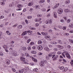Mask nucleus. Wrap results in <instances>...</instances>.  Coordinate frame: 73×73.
<instances>
[{
    "label": "nucleus",
    "mask_w": 73,
    "mask_h": 73,
    "mask_svg": "<svg viewBox=\"0 0 73 73\" xmlns=\"http://www.w3.org/2000/svg\"><path fill=\"white\" fill-rule=\"evenodd\" d=\"M23 33L24 34H25V35H26L27 33V31H25L23 32Z\"/></svg>",
    "instance_id": "61"
},
{
    "label": "nucleus",
    "mask_w": 73,
    "mask_h": 73,
    "mask_svg": "<svg viewBox=\"0 0 73 73\" xmlns=\"http://www.w3.org/2000/svg\"><path fill=\"white\" fill-rule=\"evenodd\" d=\"M38 44H41L42 43V41L41 40H39L38 41Z\"/></svg>",
    "instance_id": "20"
},
{
    "label": "nucleus",
    "mask_w": 73,
    "mask_h": 73,
    "mask_svg": "<svg viewBox=\"0 0 73 73\" xmlns=\"http://www.w3.org/2000/svg\"><path fill=\"white\" fill-rule=\"evenodd\" d=\"M40 65L41 66H44V62L42 61L40 62Z\"/></svg>",
    "instance_id": "4"
},
{
    "label": "nucleus",
    "mask_w": 73,
    "mask_h": 73,
    "mask_svg": "<svg viewBox=\"0 0 73 73\" xmlns=\"http://www.w3.org/2000/svg\"><path fill=\"white\" fill-rule=\"evenodd\" d=\"M65 54L66 56L68 58H70V55L68 53V52H67V53H66Z\"/></svg>",
    "instance_id": "3"
},
{
    "label": "nucleus",
    "mask_w": 73,
    "mask_h": 73,
    "mask_svg": "<svg viewBox=\"0 0 73 73\" xmlns=\"http://www.w3.org/2000/svg\"><path fill=\"white\" fill-rule=\"evenodd\" d=\"M17 7H18V8H21V7H23V5L21 4H19L17 5Z\"/></svg>",
    "instance_id": "14"
},
{
    "label": "nucleus",
    "mask_w": 73,
    "mask_h": 73,
    "mask_svg": "<svg viewBox=\"0 0 73 73\" xmlns=\"http://www.w3.org/2000/svg\"><path fill=\"white\" fill-rule=\"evenodd\" d=\"M48 56L50 57H52V54H49L48 55Z\"/></svg>",
    "instance_id": "34"
},
{
    "label": "nucleus",
    "mask_w": 73,
    "mask_h": 73,
    "mask_svg": "<svg viewBox=\"0 0 73 73\" xmlns=\"http://www.w3.org/2000/svg\"><path fill=\"white\" fill-rule=\"evenodd\" d=\"M31 30H36V29L35 27H32L31 29Z\"/></svg>",
    "instance_id": "37"
},
{
    "label": "nucleus",
    "mask_w": 73,
    "mask_h": 73,
    "mask_svg": "<svg viewBox=\"0 0 73 73\" xmlns=\"http://www.w3.org/2000/svg\"><path fill=\"white\" fill-rule=\"evenodd\" d=\"M62 55L64 57H65V54H64V53H62Z\"/></svg>",
    "instance_id": "46"
},
{
    "label": "nucleus",
    "mask_w": 73,
    "mask_h": 73,
    "mask_svg": "<svg viewBox=\"0 0 73 73\" xmlns=\"http://www.w3.org/2000/svg\"><path fill=\"white\" fill-rule=\"evenodd\" d=\"M63 61H64V62H66V60H65L64 59H63Z\"/></svg>",
    "instance_id": "55"
},
{
    "label": "nucleus",
    "mask_w": 73,
    "mask_h": 73,
    "mask_svg": "<svg viewBox=\"0 0 73 73\" xmlns=\"http://www.w3.org/2000/svg\"><path fill=\"white\" fill-rule=\"evenodd\" d=\"M32 60L33 61H34V62H37V59L35 58H33Z\"/></svg>",
    "instance_id": "11"
},
{
    "label": "nucleus",
    "mask_w": 73,
    "mask_h": 73,
    "mask_svg": "<svg viewBox=\"0 0 73 73\" xmlns=\"http://www.w3.org/2000/svg\"><path fill=\"white\" fill-rule=\"evenodd\" d=\"M25 21L26 23H27V24H28V20H25Z\"/></svg>",
    "instance_id": "45"
},
{
    "label": "nucleus",
    "mask_w": 73,
    "mask_h": 73,
    "mask_svg": "<svg viewBox=\"0 0 73 73\" xmlns=\"http://www.w3.org/2000/svg\"><path fill=\"white\" fill-rule=\"evenodd\" d=\"M67 22L68 23H69L70 22V19H68L67 20Z\"/></svg>",
    "instance_id": "25"
},
{
    "label": "nucleus",
    "mask_w": 73,
    "mask_h": 73,
    "mask_svg": "<svg viewBox=\"0 0 73 73\" xmlns=\"http://www.w3.org/2000/svg\"><path fill=\"white\" fill-rule=\"evenodd\" d=\"M53 44H57V42H54Z\"/></svg>",
    "instance_id": "56"
},
{
    "label": "nucleus",
    "mask_w": 73,
    "mask_h": 73,
    "mask_svg": "<svg viewBox=\"0 0 73 73\" xmlns=\"http://www.w3.org/2000/svg\"><path fill=\"white\" fill-rule=\"evenodd\" d=\"M35 25L36 27H37L38 26V24L37 23H36Z\"/></svg>",
    "instance_id": "64"
},
{
    "label": "nucleus",
    "mask_w": 73,
    "mask_h": 73,
    "mask_svg": "<svg viewBox=\"0 0 73 73\" xmlns=\"http://www.w3.org/2000/svg\"><path fill=\"white\" fill-rule=\"evenodd\" d=\"M12 70L13 72H16V70L14 68H12Z\"/></svg>",
    "instance_id": "47"
},
{
    "label": "nucleus",
    "mask_w": 73,
    "mask_h": 73,
    "mask_svg": "<svg viewBox=\"0 0 73 73\" xmlns=\"http://www.w3.org/2000/svg\"><path fill=\"white\" fill-rule=\"evenodd\" d=\"M1 4L2 5H4L5 4V3L4 2H1Z\"/></svg>",
    "instance_id": "27"
},
{
    "label": "nucleus",
    "mask_w": 73,
    "mask_h": 73,
    "mask_svg": "<svg viewBox=\"0 0 73 73\" xmlns=\"http://www.w3.org/2000/svg\"><path fill=\"white\" fill-rule=\"evenodd\" d=\"M38 50H41L42 49V48H43L41 46H39L38 47Z\"/></svg>",
    "instance_id": "2"
},
{
    "label": "nucleus",
    "mask_w": 73,
    "mask_h": 73,
    "mask_svg": "<svg viewBox=\"0 0 73 73\" xmlns=\"http://www.w3.org/2000/svg\"><path fill=\"white\" fill-rule=\"evenodd\" d=\"M64 68V67L63 66H61L60 67V69H61V70H62Z\"/></svg>",
    "instance_id": "33"
},
{
    "label": "nucleus",
    "mask_w": 73,
    "mask_h": 73,
    "mask_svg": "<svg viewBox=\"0 0 73 73\" xmlns=\"http://www.w3.org/2000/svg\"><path fill=\"white\" fill-rule=\"evenodd\" d=\"M13 56H17V53H16V52L13 51Z\"/></svg>",
    "instance_id": "6"
},
{
    "label": "nucleus",
    "mask_w": 73,
    "mask_h": 73,
    "mask_svg": "<svg viewBox=\"0 0 73 73\" xmlns=\"http://www.w3.org/2000/svg\"><path fill=\"white\" fill-rule=\"evenodd\" d=\"M30 64L31 65H34L35 64H34V63H33V62L30 63Z\"/></svg>",
    "instance_id": "40"
},
{
    "label": "nucleus",
    "mask_w": 73,
    "mask_h": 73,
    "mask_svg": "<svg viewBox=\"0 0 73 73\" xmlns=\"http://www.w3.org/2000/svg\"><path fill=\"white\" fill-rule=\"evenodd\" d=\"M57 46L59 48H60V49H63L64 48L62 46L59 45H57Z\"/></svg>",
    "instance_id": "8"
},
{
    "label": "nucleus",
    "mask_w": 73,
    "mask_h": 73,
    "mask_svg": "<svg viewBox=\"0 0 73 73\" xmlns=\"http://www.w3.org/2000/svg\"><path fill=\"white\" fill-rule=\"evenodd\" d=\"M19 27H20V28H21V29L22 28H23V26L21 25H19Z\"/></svg>",
    "instance_id": "54"
},
{
    "label": "nucleus",
    "mask_w": 73,
    "mask_h": 73,
    "mask_svg": "<svg viewBox=\"0 0 73 73\" xmlns=\"http://www.w3.org/2000/svg\"><path fill=\"white\" fill-rule=\"evenodd\" d=\"M60 21H61V23H64V20L62 19H61L60 20Z\"/></svg>",
    "instance_id": "31"
},
{
    "label": "nucleus",
    "mask_w": 73,
    "mask_h": 73,
    "mask_svg": "<svg viewBox=\"0 0 73 73\" xmlns=\"http://www.w3.org/2000/svg\"><path fill=\"white\" fill-rule=\"evenodd\" d=\"M0 55L1 56H3V54L2 53H0Z\"/></svg>",
    "instance_id": "63"
},
{
    "label": "nucleus",
    "mask_w": 73,
    "mask_h": 73,
    "mask_svg": "<svg viewBox=\"0 0 73 73\" xmlns=\"http://www.w3.org/2000/svg\"><path fill=\"white\" fill-rule=\"evenodd\" d=\"M52 31L51 29H50L49 31V32H52Z\"/></svg>",
    "instance_id": "62"
},
{
    "label": "nucleus",
    "mask_w": 73,
    "mask_h": 73,
    "mask_svg": "<svg viewBox=\"0 0 73 73\" xmlns=\"http://www.w3.org/2000/svg\"><path fill=\"white\" fill-rule=\"evenodd\" d=\"M6 63L7 65H9L10 64V60H7L6 61Z\"/></svg>",
    "instance_id": "7"
},
{
    "label": "nucleus",
    "mask_w": 73,
    "mask_h": 73,
    "mask_svg": "<svg viewBox=\"0 0 73 73\" xmlns=\"http://www.w3.org/2000/svg\"><path fill=\"white\" fill-rule=\"evenodd\" d=\"M67 48H68V49H70V45H68L67 46Z\"/></svg>",
    "instance_id": "52"
},
{
    "label": "nucleus",
    "mask_w": 73,
    "mask_h": 73,
    "mask_svg": "<svg viewBox=\"0 0 73 73\" xmlns=\"http://www.w3.org/2000/svg\"><path fill=\"white\" fill-rule=\"evenodd\" d=\"M49 22L50 24H52V19H50Z\"/></svg>",
    "instance_id": "53"
},
{
    "label": "nucleus",
    "mask_w": 73,
    "mask_h": 73,
    "mask_svg": "<svg viewBox=\"0 0 73 73\" xmlns=\"http://www.w3.org/2000/svg\"><path fill=\"white\" fill-rule=\"evenodd\" d=\"M19 73H23V70H19Z\"/></svg>",
    "instance_id": "32"
},
{
    "label": "nucleus",
    "mask_w": 73,
    "mask_h": 73,
    "mask_svg": "<svg viewBox=\"0 0 73 73\" xmlns=\"http://www.w3.org/2000/svg\"><path fill=\"white\" fill-rule=\"evenodd\" d=\"M49 56H46V59L47 60H48L49 59Z\"/></svg>",
    "instance_id": "35"
},
{
    "label": "nucleus",
    "mask_w": 73,
    "mask_h": 73,
    "mask_svg": "<svg viewBox=\"0 0 73 73\" xmlns=\"http://www.w3.org/2000/svg\"><path fill=\"white\" fill-rule=\"evenodd\" d=\"M69 28H70L71 27V28H73V23H71L70 24V26H69Z\"/></svg>",
    "instance_id": "12"
},
{
    "label": "nucleus",
    "mask_w": 73,
    "mask_h": 73,
    "mask_svg": "<svg viewBox=\"0 0 73 73\" xmlns=\"http://www.w3.org/2000/svg\"><path fill=\"white\" fill-rule=\"evenodd\" d=\"M31 41V40L30 39H28L27 40V44H29V42H30Z\"/></svg>",
    "instance_id": "18"
},
{
    "label": "nucleus",
    "mask_w": 73,
    "mask_h": 73,
    "mask_svg": "<svg viewBox=\"0 0 73 73\" xmlns=\"http://www.w3.org/2000/svg\"><path fill=\"white\" fill-rule=\"evenodd\" d=\"M28 49L29 50H30L31 49V47L30 46H29L28 47Z\"/></svg>",
    "instance_id": "30"
},
{
    "label": "nucleus",
    "mask_w": 73,
    "mask_h": 73,
    "mask_svg": "<svg viewBox=\"0 0 73 73\" xmlns=\"http://www.w3.org/2000/svg\"><path fill=\"white\" fill-rule=\"evenodd\" d=\"M53 15L55 18H56V19L57 18V13H56V12H54Z\"/></svg>",
    "instance_id": "5"
},
{
    "label": "nucleus",
    "mask_w": 73,
    "mask_h": 73,
    "mask_svg": "<svg viewBox=\"0 0 73 73\" xmlns=\"http://www.w3.org/2000/svg\"><path fill=\"white\" fill-rule=\"evenodd\" d=\"M69 42H71V43H72L73 44V40L71 39H69Z\"/></svg>",
    "instance_id": "19"
},
{
    "label": "nucleus",
    "mask_w": 73,
    "mask_h": 73,
    "mask_svg": "<svg viewBox=\"0 0 73 73\" xmlns=\"http://www.w3.org/2000/svg\"><path fill=\"white\" fill-rule=\"evenodd\" d=\"M36 72H38V70L37 68H35Z\"/></svg>",
    "instance_id": "42"
},
{
    "label": "nucleus",
    "mask_w": 73,
    "mask_h": 73,
    "mask_svg": "<svg viewBox=\"0 0 73 73\" xmlns=\"http://www.w3.org/2000/svg\"><path fill=\"white\" fill-rule=\"evenodd\" d=\"M22 70L23 72H26V69L25 68H23Z\"/></svg>",
    "instance_id": "22"
},
{
    "label": "nucleus",
    "mask_w": 73,
    "mask_h": 73,
    "mask_svg": "<svg viewBox=\"0 0 73 73\" xmlns=\"http://www.w3.org/2000/svg\"><path fill=\"white\" fill-rule=\"evenodd\" d=\"M32 4L31 3H29L28 4V6H32Z\"/></svg>",
    "instance_id": "29"
},
{
    "label": "nucleus",
    "mask_w": 73,
    "mask_h": 73,
    "mask_svg": "<svg viewBox=\"0 0 73 73\" xmlns=\"http://www.w3.org/2000/svg\"><path fill=\"white\" fill-rule=\"evenodd\" d=\"M28 19H31L32 18V17L31 16H29L27 17Z\"/></svg>",
    "instance_id": "21"
},
{
    "label": "nucleus",
    "mask_w": 73,
    "mask_h": 73,
    "mask_svg": "<svg viewBox=\"0 0 73 73\" xmlns=\"http://www.w3.org/2000/svg\"><path fill=\"white\" fill-rule=\"evenodd\" d=\"M58 42L60 44H62V42L61 40H58Z\"/></svg>",
    "instance_id": "36"
},
{
    "label": "nucleus",
    "mask_w": 73,
    "mask_h": 73,
    "mask_svg": "<svg viewBox=\"0 0 73 73\" xmlns=\"http://www.w3.org/2000/svg\"><path fill=\"white\" fill-rule=\"evenodd\" d=\"M17 26V24H15L13 26V27L15 28V27H16Z\"/></svg>",
    "instance_id": "44"
},
{
    "label": "nucleus",
    "mask_w": 73,
    "mask_h": 73,
    "mask_svg": "<svg viewBox=\"0 0 73 73\" xmlns=\"http://www.w3.org/2000/svg\"><path fill=\"white\" fill-rule=\"evenodd\" d=\"M68 68H64V71H65V72H66L67 70H68Z\"/></svg>",
    "instance_id": "28"
},
{
    "label": "nucleus",
    "mask_w": 73,
    "mask_h": 73,
    "mask_svg": "<svg viewBox=\"0 0 73 73\" xmlns=\"http://www.w3.org/2000/svg\"><path fill=\"white\" fill-rule=\"evenodd\" d=\"M33 8H31L30 10L29 11H30V12H32V11H33Z\"/></svg>",
    "instance_id": "51"
},
{
    "label": "nucleus",
    "mask_w": 73,
    "mask_h": 73,
    "mask_svg": "<svg viewBox=\"0 0 73 73\" xmlns=\"http://www.w3.org/2000/svg\"><path fill=\"white\" fill-rule=\"evenodd\" d=\"M21 59L22 60V61H23L24 62H25V60H25V58L24 57H21Z\"/></svg>",
    "instance_id": "9"
},
{
    "label": "nucleus",
    "mask_w": 73,
    "mask_h": 73,
    "mask_svg": "<svg viewBox=\"0 0 73 73\" xmlns=\"http://www.w3.org/2000/svg\"><path fill=\"white\" fill-rule=\"evenodd\" d=\"M25 40H27L28 39V37L27 36H25Z\"/></svg>",
    "instance_id": "60"
},
{
    "label": "nucleus",
    "mask_w": 73,
    "mask_h": 73,
    "mask_svg": "<svg viewBox=\"0 0 73 73\" xmlns=\"http://www.w3.org/2000/svg\"><path fill=\"white\" fill-rule=\"evenodd\" d=\"M64 12L66 13L68 12H69V10H68V9H65L64 10Z\"/></svg>",
    "instance_id": "24"
},
{
    "label": "nucleus",
    "mask_w": 73,
    "mask_h": 73,
    "mask_svg": "<svg viewBox=\"0 0 73 73\" xmlns=\"http://www.w3.org/2000/svg\"><path fill=\"white\" fill-rule=\"evenodd\" d=\"M21 8H19L17 9V11H21Z\"/></svg>",
    "instance_id": "43"
},
{
    "label": "nucleus",
    "mask_w": 73,
    "mask_h": 73,
    "mask_svg": "<svg viewBox=\"0 0 73 73\" xmlns=\"http://www.w3.org/2000/svg\"><path fill=\"white\" fill-rule=\"evenodd\" d=\"M64 35H65L66 36H68L69 35V33H66L65 34H64Z\"/></svg>",
    "instance_id": "50"
},
{
    "label": "nucleus",
    "mask_w": 73,
    "mask_h": 73,
    "mask_svg": "<svg viewBox=\"0 0 73 73\" xmlns=\"http://www.w3.org/2000/svg\"><path fill=\"white\" fill-rule=\"evenodd\" d=\"M46 38H50V36H46L45 37Z\"/></svg>",
    "instance_id": "23"
},
{
    "label": "nucleus",
    "mask_w": 73,
    "mask_h": 73,
    "mask_svg": "<svg viewBox=\"0 0 73 73\" xmlns=\"http://www.w3.org/2000/svg\"><path fill=\"white\" fill-rule=\"evenodd\" d=\"M58 55H56V56H55L54 57V58L53 60H54V61H55V60H57L56 58H58Z\"/></svg>",
    "instance_id": "10"
},
{
    "label": "nucleus",
    "mask_w": 73,
    "mask_h": 73,
    "mask_svg": "<svg viewBox=\"0 0 73 73\" xmlns=\"http://www.w3.org/2000/svg\"><path fill=\"white\" fill-rule=\"evenodd\" d=\"M41 34L42 35H44V36H45V33H44V32H42V33H41Z\"/></svg>",
    "instance_id": "38"
},
{
    "label": "nucleus",
    "mask_w": 73,
    "mask_h": 73,
    "mask_svg": "<svg viewBox=\"0 0 73 73\" xmlns=\"http://www.w3.org/2000/svg\"><path fill=\"white\" fill-rule=\"evenodd\" d=\"M32 48L33 49H36V47L34 46L32 47Z\"/></svg>",
    "instance_id": "48"
},
{
    "label": "nucleus",
    "mask_w": 73,
    "mask_h": 73,
    "mask_svg": "<svg viewBox=\"0 0 73 73\" xmlns=\"http://www.w3.org/2000/svg\"><path fill=\"white\" fill-rule=\"evenodd\" d=\"M34 44H35V43L32 42H31L30 43V45H34Z\"/></svg>",
    "instance_id": "26"
},
{
    "label": "nucleus",
    "mask_w": 73,
    "mask_h": 73,
    "mask_svg": "<svg viewBox=\"0 0 73 73\" xmlns=\"http://www.w3.org/2000/svg\"><path fill=\"white\" fill-rule=\"evenodd\" d=\"M4 16L2 15L0 17V18L1 19H3V18H4Z\"/></svg>",
    "instance_id": "39"
},
{
    "label": "nucleus",
    "mask_w": 73,
    "mask_h": 73,
    "mask_svg": "<svg viewBox=\"0 0 73 73\" xmlns=\"http://www.w3.org/2000/svg\"><path fill=\"white\" fill-rule=\"evenodd\" d=\"M3 48L5 49H6L7 48H8V47H7V45H4L3 46Z\"/></svg>",
    "instance_id": "16"
},
{
    "label": "nucleus",
    "mask_w": 73,
    "mask_h": 73,
    "mask_svg": "<svg viewBox=\"0 0 73 73\" xmlns=\"http://www.w3.org/2000/svg\"><path fill=\"white\" fill-rule=\"evenodd\" d=\"M31 53L32 54H36V53H37V52L36 51H32L31 52Z\"/></svg>",
    "instance_id": "15"
},
{
    "label": "nucleus",
    "mask_w": 73,
    "mask_h": 73,
    "mask_svg": "<svg viewBox=\"0 0 73 73\" xmlns=\"http://www.w3.org/2000/svg\"><path fill=\"white\" fill-rule=\"evenodd\" d=\"M25 54L26 56V57H29L30 56H29V54H28V53H25Z\"/></svg>",
    "instance_id": "17"
},
{
    "label": "nucleus",
    "mask_w": 73,
    "mask_h": 73,
    "mask_svg": "<svg viewBox=\"0 0 73 73\" xmlns=\"http://www.w3.org/2000/svg\"><path fill=\"white\" fill-rule=\"evenodd\" d=\"M54 50H55V51H57V50L58 49L57 48H55L54 49Z\"/></svg>",
    "instance_id": "58"
},
{
    "label": "nucleus",
    "mask_w": 73,
    "mask_h": 73,
    "mask_svg": "<svg viewBox=\"0 0 73 73\" xmlns=\"http://www.w3.org/2000/svg\"><path fill=\"white\" fill-rule=\"evenodd\" d=\"M36 7V9L38 8V7H39V5H36L35 6Z\"/></svg>",
    "instance_id": "49"
},
{
    "label": "nucleus",
    "mask_w": 73,
    "mask_h": 73,
    "mask_svg": "<svg viewBox=\"0 0 73 73\" xmlns=\"http://www.w3.org/2000/svg\"><path fill=\"white\" fill-rule=\"evenodd\" d=\"M61 53H62V52H57L58 54H61Z\"/></svg>",
    "instance_id": "41"
},
{
    "label": "nucleus",
    "mask_w": 73,
    "mask_h": 73,
    "mask_svg": "<svg viewBox=\"0 0 73 73\" xmlns=\"http://www.w3.org/2000/svg\"><path fill=\"white\" fill-rule=\"evenodd\" d=\"M67 18L66 17H63V19H64V20H66V19Z\"/></svg>",
    "instance_id": "57"
},
{
    "label": "nucleus",
    "mask_w": 73,
    "mask_h": 73,
    "mask_svg": "<svg viewBox=\"0 0 73 73\" xmlns=\"http://www.w3.org/2000/svg\"><path fill=\"white\" fill-rule=\"evenodd\" d=\"M35 21L36 22H38V19H36L35 20Z\"/></svg>",
    "instance_id": "59"
},
{
    "label": "nucleus",
    "mask_w": 73,
    "mask_h": 73,
    "mask_svg": "<svg viewBox=\"0 0 73 73\" xmlns=\"http://www.w3.org/2000/svg\"><path fill=\"white\" fill-rule=\"evenodd\" d=\"M63 12V10L62 9H59L58 10V14H61Z\"/></svg>",
    "instance_id": "1"
},
{
    "label": "nucleus",
    "mask_w": 73,
    "mask_h": 73,
    "mask_svg": "<svg viewBox=\"0 0 73 73\" xmlns=\"http://www.w3.org/2000/svg\"><path fill=\"white\" fill-rule=\"evenodd\" d=\"M69 3H70V1L69 0H68L65 2V4H69Z\"/></svg>",
    "instance_id": "13"
}]
</instances>
